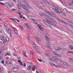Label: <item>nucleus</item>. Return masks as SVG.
<instances>
[{"label": "nucleus", "instance_id": "1", "mask_svg": "<svg viewBox=\"0 0 73 73\" xmlns=\"http://www.w3.org/2000/svg\"><path fill=\"white\" fill-rule=\"evenodd\" d=\"M54 11L55 12H56L57 13H59V14H60V13H61L64 16H66V14H65L64 13H63V11H61V9H60L58 8H56V9H54Z\"/></svg>", "mask_w": 73, "mask_h": 73}, {"label": "nucleus", "instance_id": "2", "mask_svg": "<svg viewBox=\"0 0 73 73\" xmlns=\"http://www.w3.org/2000/svg\"><path fill=\"white\" fill-rule=\"evenodd\" d=\"M46 13H48V14L50 16H51L52 17H54L55 16V15L54 13H52V14L47 11H46Z\"/></svg>", "mask_w": 73, "mask_h": 73}, {"label": "nucleus", "instance_id": "3", "mask_svg": "<svg viewBox=\"0 0 73 73\" xmlns=\"http://www.w3.org/2000/svg\"><path fill=\"white\" fill-rule=\"evenodd\" d=\"M37 26L39 27V29L41 30V31H44V29L43 28H42V26L41 25H37Z\"/></svg>", "mask_w": 73, "mask_h": 73}, {"label": "nucleus", "instance_id": "4", "mask_svg": "<svg viewBox=\"0 0 73 73\" xmlns=\"http://www.w3.org/2000/svg\"><path fill=\"white\" fill-rule=\"evenodd\" d=\"M22 7L23 8H24V9H25V10L26 11H27V12H29V11H28V9H27V7H25L24 5H22Z\"/></svg>", "mask_w": 73, "mask_h": 73}, {"label": "nucleus", "instance_id": "5", "mask_svg": "<svg viewBox=\"0 0 73 73\" xmlns=\"http://www.w3.org/2000/svg\"><path fill=\"white\" fill-rule=\"evenodd\" d=\"M55 19H56L58 21H61V20L59 18H58L57 16H56V15L55 16V17H54Z\"/></svg>", "mask_w": 73, "mask_h": 73}, {"label": "nucleus", "instance_id": "6", "mask_svg": "<svg viewBox=\"0 0 73 73\" xmlns=\"http://www.w3.org/2000/svg\"><path fill=\"white\" fill-rule=\"evenodd\" d=\"M50 24H51V25H53L54 27H57V25H55L54 23H52V22H50Z\"/></svg>", "mask_w": 73, "mask_h": 73}, {"label": "nucleus", "instance_id": "7", "mask_svg": "<svg viewBox=\"0 0 73 73\" xmlns=\"http://www.w3.org/2000/svg\"><path fill=\"white\" fill-rule=\"evenodd\" d=\"M54 54L56 55V56H58V57H61V55H60V54H57L56 53H54Z\"/></svg>", "mask_w": 73, "mask_h": 73}, {"label": "nucleus", "instance_id": "8", "mask_svg": "<svg viewBox=\"0 0 73 73\" xmlns=\"http://www.w3.org/2000/svg\"><path fill=\"white\" fill-rule=\"evenodd\" d=\"M63 64L64 65H65L66 66H68V65H69L66 62H63Z\"/></svg>", "mask_w": 73, "mask_h": 73}, {"label": "nucleus", "instance_id": "9", "mask_svg": "<svg viewBox=\"0 0 73 73\" xmlns=\"http://www.w3.org/2000/svg\"><path fill=\"white\" fill-rule=\"evenodd\" d=\"M52 58H53L54 61H57V57L53 56L52 57Z\"/></svg>", "mask_w": 73, "mask_h": 73}, {"label": "nucleus", "instance_id": "10", "mask_svg": "<svg viewBox=\"0 0 73 73\" xmlns=\"http://www.w3.org/2000/svg\"><path fill=\"white\" fill-rule=\"evenodd\" d=\"M25 26H26L27 27L28 29H30V27H29L28 24H27V23H25Z\"/></svg>", "mask_w": 73, "mask_h": 73}, {"label": "nucleus", "instance_id": "11", "mask_svg": "<svg viewBox=\"0 0 73 73\" xmlns=\"http://www.w3.org/2000/svg\"><path fill=\"white\" fill-rule=\"evenodd\" d=\"M69 48L70 50H72L73 49V46L72 45H70L69 46Z\"/></svg>", "mask_w": 73, "mask_h": 73}, {"label": "nucleus", "instance_id": "12", "mask_svg": "<svg viewBox=\"0 0 73 73\" xmlns=\"http://www.w3.org/2000/svg\"><path fill=\"white\" fill-rule=\"evenodd\" d=\"M23 54L24 56H25L26 57H28V56L26 54V52H25L24 51L23 52Z\"/></svg>", "mask_w": 73, "mask_h": 73}, {"label": "nucleus", "instance_id": "13", "mask_svg": "<svg viewBox=\"0 0 73 73\" xmlns=\"http://www.w3.org/2000/svg\"><path fill=\"white\" fill-rule=\"evenodd\" d=\"M6 7L8 8L9 6H10V4L8 3V4H6L5 5Z\"/></svg>", "mask_w": 73, "mask_h": 73}, {"label": "nucleus", "instance_id": "14", "mask_svg": "<svg viewBox=\"0 0 73 73\" xmlns=\"http://www.w3.org/2000/svg\"><path fill=\"white\" fill-rule=\"evenodd\" d=\"M57 61H58L59 62H62V60H60V59H59L58 58H57Z\"/></svg>", "mask_w": 73, "mask_h": 73}, {"label": "nucleus", "instance_id": "15", "mask_svg": "<svg viewBox=\"0 0 73 73\" xmlns=\"http://www.w3.org/2000/svg\"><path fill=\"white\" fill-rule=\"evenodd\" d=\"M33 68H35L36 69H37L38 68V67L35 65H34L33 66Z\"/></svg>", "mask_w": 73, "mask_h": 73}, {"label": "nucleus", "instance_id": "16", "mask_svg": "<svg viewBox=\"0 0 73 73\" xmlns=\"http://www.w3.org/2000/svg\"><path fill=\"white\" fill-rule=\"evenodd\" d=\"M30 53L31 54V55H34V54L33 53V51H31L30 52Z\"/></svg>", "mask_w": 73, "mask_h": 73}, {"label": "nucleus", "instance_id": "17", "mask_svg": "<svg viewBox=\"0 0 73 73\" xmlns=\"http://www.w3.org/2000/svg\"><path fill=\"white\" fill-rule=\"evenodd\" d=\"M69 60H70V62H71L73 63V59H71L70 58H69Z\"/></svg>", "mask_w": 73, "mask_h": 73}, {"label": "nucleus", "instance_id": "18", "mask_svg": "<svg viewBox=\"0 0 73 73\" xmlns=\"http://www.w3.org/2000/svg\"><path fill=\"white\" fill-rule=\"evenodd\" d=\"M31 69V66H29L27 68V70H29L30 69Z\"/></svg>", "mask_w": 73, "mask_h": 73}, {"label": "nucleus", "instance_id": "19", "mask_svg": "<svg viewBox=\"0 0 73 73\" xmlns=\"http://www.w3.org/2000/svg\"><path fill=\"white\" fill-rule=\"evenodd\" d=\"M10 56V54H9L8 53H6L5 54V56Z\"/></svg>", "mask_w": 73, "mask_h": 73}, {"label": "nucleus", "instance_id": "20", "mask_svg": "<svg viewBox=\"0 0 73 73\" xmlns=\"http://www.w3.org/2000/svg\"><path fill=\"white\" fill-rule=\"evenodd\" d=\"M39 41H41V39H40L38 38L37 37H35Z\"/></svg>", "mask_w": 73, "mask_h": 73}, {"label": "nucleus", "instance_id": "21", "mask_svg": "<svg viewBox=\"0 0 73 73\" xmlns=\"http://www.w3.org/2000/svg\"><path fill=\"white\" fill-rule=\"evenodd\" d=\"M52 6H53V7H54V8H55V9H56V8H57L56 7V6H54V5H52ZM52 9H53L54 10V9L53 8H52Z\"/></svg>", "mask_w": 73, "mask_h": 73}, {"label": "nucleus", "instance_id": "22", "mask_svg": "<svg viewBox=\"0 0 73 73\" xmlns=\"http://www.w3.org/2000/svg\"><path fill=\"white\" fill-rule=\"evenodd\" d=\"M44 16H46V17H48V18H49V16H48V15L46 14L45 13H44Z\"/></svg>", "mask_w": 73, "mask_h": 73}, {"label": "nucleus", "instance_id": "23", "mask_svg": "<svg viewBox=\"0 0 73 73\" xmlns=\"http://www.w3.org/2000/svg\"><path fill=\"white\" fill-rule=\"evenodd\" d=\"M4 25L6 27H8V25L7 24H4Z\"/></svg>", "mask_w": 73, "mask_h": 73}, {"label": "nucleus", "instance_id": "24", "mask_svg": "<svg viewBox=\"0 0 73 73\" xmlns=\"http://www.w3.org/2000/svg\"><path fill=\"white\" fill-rule=\"evenodd\" d=\"M5 62V60H3V61H1V64H4V62Z\"/></svg>", "mask_w": 73, "mask_h": 73}, {"label": "nucleus", "instance_id": "25", "mask_svg": "<svg viewBox=\"0 0 73 73\" xmlns=\"http://www.w3.org/2000/svg\"><path fill=\"white\" fill-rule=\"evenodd\" d=\"M49 60H50V61H54V60H53V59H52L51 58H50L49 59Z\"/></svg>", "mask_w": 73, "mask_h": 73}, {"label": "nucleus", "instance_id": "26", "mask_svg": "<svg viewBox=\"0 0 73 73\" xmlns=\"http://www.w3.org/2000/svg\"><path fill=\"white\" fill-rule=\"evenodd\" d=\"M39 14L40 16H44V15L41 12L39 13Z\"/></svg>", "mask_w": 73, "mask_h": 73}, {"label": "nucleus", "instance_id": "27", "mask_svg": "<svg viewBox=\"0 0 73 73\" xmlns=\"http://www.w3.org/2000/svg\"><path fill=\"white\" fill-rule=\"evenodd\" d=\"M61 21L62 23H64V24H65V23L66 22H64V21H63V20H61V21Z\"/></svg>", "mask_w": 73, "mask_h": 73}, {"label": "nucleus", "instance_id": "28", "mask_svg": "<svg viewBox=\"0 0 73 73\" xmlns=\"http://www.w3.org/2000/svg\"><path fill=\"white\" fill-rule=\"evenodd\" d=\"M45 24L46 25H50L49 23H48V22L46 21V22H45Z\"/></svg>", "mask_w": 73, "mask_h": 73}, {"label": "nucleus", "instance_id": "29", "mask_svg": "<svg viewBox=\"0 0 73 73\" xmlns=\"http://www.w3.org/2000/svg\"><path fill=\"white\" fill-rule=\"evenodd\" d=\"M35 49L36 50V51L38 53H40V51L38 50L37 49Z\"/></svg>", "mask_w": 73, "mask_h": 73}, {"label": "nucleus", "instance_id": "30", "mask_svg": "<svg viewBox=\"0 0 73 73\" xmlns=\"http://www.w3.org/2000/svg\"><path fill=\"white\" fill-rule=\"evenodd\" d=\"M11 11H16V10L14 9H11Z\"/></svg>", "mask_w": 73, "mask_h": 73}, {"label": "nucleus", "instance_id": "31", "mask_svg": "<svg viewBox=\"0 0 73 73\" xmlns=\"http://www.w3.org/2000/svg\"><path fill=\"white\" fill-rule=\"evenodd\" d=\"M50 65H51V66H54V64L52 63L50 64Z\"/></svg>", "mask_w": 73, "mask_h": 73}, {"label": "nucleus", "instance_id": "32", "mask_svg": "<svg viewBox=\"0 0 73 73\" xmlns=\"http://www.w3.org/2000/svg\"><path fill=\"white\" fill-rule=\"evenodd\" d=\"M17 7L18 8H20V5L18 4L17 5Z\"/></svg>", "mask_w": 73, "mask_h": 73}, {"label": "nucleus", "instance_id": "33", "mask_svg": "<svg viewBox=\"0 0 73 73\" xmlns=\"http://www.w3.org/2000/svg\"><path fill=\"white\" fill-rule=\"evenodd\" d=\"M24 3H25V4H26V5H27V4H28V3H27V1H24Z\"/></svg>", "mask_w": 73, "mask_h": 73}, {"label": "nucleus", "instance_id": "34", "mask_svg": "<svg viewBox=\"0 0 73 73\" xmlns=\"http://www.w3.org/2000/svg\"><path fill=\"white\" fill-rule=\"evenodd\" d=\"M18 4L19 5H21V2H20V1H18Z\"/></svg>", "mask_w": 73, "mask_h": 73}, {"label": "nucleus", "instance_id": "35", "mask_svg": "<svg viewBox=\"0 0 73 73\" xmlns=\"http://www.w3.org/2000/svg\"><path fill=\"white\" fill-rule=\"evenodd\" d=\"M19 27L21 29H23V27H22L21 26H19Z\"/></svg>", "mask_w": 73, "mask_h": 73}, {"label": "nucleus", "instance_id": "36", "mask_svg": "<svg viewBox=\"0 0 73 73\" xmlns=\"http://www.w3.org/2000/svg\"><path fill=\"white\" fill-rule=\"evenodd\" d=\"M33 22L35 24H37V22L36 21H34Z\"/></svg>", "mask_w": 73, "mask_h": 73}, {"label": "nucleus", "instance_id": "37", "mask_svg": "<svg viewBox=\"0 0 73 73\" xmlns=\"http://www.w3.org/2000/svg\"><path fill=\"white\" fill-rule=\"evenodd\" d=\"M7 29L8 30V31H9L10 32H11V30H9V29L8 28H7Z\"/></svg>", "mask_w": 73, "mask_h": 73}, {"label": "nucleus", "instance_id": "38", "mask_svg": "<svg viewBox=\"0 0 73 73\" xmlns=\"http://www.w3.org/2000/svg\"><path fill=\"white\" fill-rule=\"evenodd\" d=\"M20 65H21V66H23V64L22 63V62H21V63L20 64Z\"/></svg>", "mask_w": 73, "mask_h": 73}, {"label": "nucleus", "instance_id": "39", "mask_svg": "<svg viewBox=\"0 0 73 73\" xmlns=\"http://www.w3.org/2000/svg\"><path fill=\"white\" fill-rule=\"evenodd\" d=\"M54 66H55V67H56V68H58V66H57L55 65V64H54Z\"/></svg>", "mask_w": 73, "mask_h": 73}, {"label": "nucleus", "instance_id": "40", "mask_svg": "<svg viewBox=\"0 0 73 73\" xmlns=\"http://www.w3.org/2000/svg\"><path fill=\"white\" fill-rule=\"evenodd\" d=\"M23 15H21L20 16V18H21V19H23Z\"/></svg>", "mask_w": 73, "mask_h": 73}, {"label": "nucleus", "instance_id": "41", "mask_svg": "<svg viewBox=\"0 0 73 73\" xmlns=\"http://www.w3.org/2000/svg\"><path fill=\"white\" fill-rule=\"evenodd\" d=\"M15 20H16L19 23V22H20V21H19V20L15 18Z\"/></svg>", "mask_w": 73, "mask_h": 73}, {"label": "nucleus", "instance_id": "42", "mask_svg": "<svg viewBox=\"0 0 73 73\" xmlns=\"http://www.w3.org/2000/svg\"><path fill=\"white\" fill-rule=\"evenodd\" d=\"M25 67H26V64L25 63H24V65H23Z\"/></svg>", "mask_w": 73, "mask_h": 73}, {"label": "nucleus", "instance_id": "43", "mask_svg": "<svg viewBox=\"0 0 73 73\" xmlns=\"http://www.w3.org/2000/svg\"><path fill=\"white\" fill-rule=\"evenodd\" d=\"M47 43L48 45H50V43H49V42L48 41L47 42Z\"/></svg>", "mask_w": 73, "mask_h": 73}, {"label": "nucleus", "instance_id": "44", "mask_svg": "<svg viewBox=\"0 0 73 73\" xmlns=\"http://www.w3.org/2000/svg\"><path fill=\"white\" fill-rule=\"evenodd\" d=\"M68 53H73V52L71 51H69L68 52Z\"/></svg>", "mask_w": 73, "mask_h": 73}, {"label": "nucleus", "instance_id": "45", "mask_svg": "<svg viewBox=\"0 0 73 73\" xmlns=\"http://www.w3.org/2000/svg\"><path fill=\"white\" fill-rule=\"evenodd\" d=\"M45 46L46 47H47V48L49 47L50 48V46H48L47 45H45Z\"/></svg>", "mask_w": 73, "mask_h": 73}, {"label": "nucleus", "instance_id": "46", "mask_svg": "<svg viewBox=\"0 0 73 73\" xmlns=\"http://www.w3.org/2000/svg\"><path fill=\"white\" fill-rule=\"evenodd\" d=\"M46 3L48 4L49 5V4H50V3H49V2L48 1H47V2Z\"/></svg>", "mask_w": 73, "mask_h": 73}, {"label": "nucleus", "instance_id": "47", "mask_svg": "<svg viewBox=\"0 0 73 73\" xmlns=\"http://www.w3.org/2000/svg\"><path fill=\"white\" fill-rule=\"evenodd\" d=\"M14 31L15 33L16 34H17V31H15V30H14Z\"/></svg>", "mask_w": 73, "mask_h": 73}, {"label": "nucleus", "instance_id": "48", "mask_svg": "<svg viewBox=\"0 0 73 73\" xmlns=\"http://www.w3.org/2000/svg\"><path fill=\"white\" fill-rule=\"evenodd\" d=\"M18 61L19 62V63H20V64L21 62V61H20V60H18Z\"/></svg>", "mask_w": 73, "mask_h": 73}, {"label": "nucleus", "instance_id": "49", "mask_svg": "<svg viewBox=\"0 0 73 73\" xmlns=\"http://www.w3.org/2000/svg\"><path fill=\"white\" fill-rule=\"evenodd\" d=\"M33 47H36V45L35 44H33Z\"/></svg>", "mask_w": 73, "mask_h": 73}, {"label": "nucleus", "instance_id": "50", "mask_svg": "<svg viewBox=\"0 0 73 73\" xmlns=\"http://www.w3.org/2000/svg\"><path fill=\"white\" fill-rule=\"evenodd\" d=\"M26 5L28 8H29V5H28V4H27Z\"/></svg>", "mask_w": 73, "mask_h": 73}, {"label": "nucleus", "instance_id": "51", "mask_svg": "<svg viewBox=\"0 0 73 73\" xmlns=\"http://www.w3.org/2000/svg\"><path fill=\"white\" fill-rule=\"evenodd\" d=\"M16 69V67H13L12 68V69Z\"/></svg>", "mask_w": 73, "mask_h": 73}, {"label": "nucleus", "instance_id": "52", "mask_svg": "<svg viewBox=\"0 0 73 73\" xmlns=\"http://www.w3.org/2000/svg\"><path fill=\"white\" fill-rule=\"evenodd\" d=\"M45 55H46V56H49V54H46Z\"/></svg>", "mask_w": 73, "mask_h": 73}, {"label": "nucleus", "instance_id": "53", "mask_svg": "<svg viewBox=\"0 0 73 73\" xmlns=\"http://www.w3.org/2000/svg\"><path fill=\"white\" fill-rule=\"evenodd\" d=\"M15 23H16V21L15 19H14L13 21Z\"/></svg>", "mask_w": 73, "mask_h": 73}, {"label": "nucleus", "instance_id": "54", "mask_svg": "<svg viewBox=\"0 0 73 73\" xmlns=\"http://www.w3.org/2000/svg\"><path fill=\"white\" fill-rule=\"evenodd\" d=\"M13 55L15 56H16V54L15 53H14Z\"/></svg>", "mask_w": 73, "mask_h": 73}, {"label": "nucleus", "instance_id": "55", "mask_svg": "<svg viewBox=\"0 0 73 73\" xmlns=\"http://www.w3.org/2000/svg\"><path fill=\"white\" fill-rule=\"evenodd\" d=\"M0 33H3V31L1 30H0Z\"/></svg>", "mask_w": 73, "mask_h": 73}, {"label": "nucleus", "instance_id": "56", "mask_svg": "<svg viewBox=\"0 0 73 73\" xmlns=\"http://www.w3.org/2000/svg\"><path fill=\"white\" fill-rule=\"evenodd\" d=\"M31 20H35V18H34V19L33 18H31Z\"/></svg>", "mask_w": 73, "mask_h": 73}, {"label": "nucleus", "instance_id": "57", "mask_svg": "<svg viewBox=\"0 0 73 73\" xmlns=\"http://www.w3.org/2000/svg\"><path fill=\"white\" fill-rule=\"evenodd\" d=\"M10 36L11 37V36H12V34H11V32H10Z\"/></svg>", "mask_w": 73, "mask_h": 73}, {"label": "nucleus", "instance_id": "58", "mask_svg": "<svg viewBox=\"0 0 73 73\" xmlns=\"http://www.w3.org/2000/svg\"><path fill=\"white\" fill-rule=\"evenodd\" d=\"M30 64H31V65H33V64H32V63L31 62H30Z\"/></svg>", "mask_w": 73, "mask_h": 73}, {"label": "nucleus", "instance_id": "59", "mask_svg": "<svg viewBox=\"0 0 73 73\" xmlns=\"http://www.w3.org/2000/svg\"><path fill=\"white\" fill-rule=\"evenodd\" d=\"M6 42V41H5V40H4L3 41V43H5Z\"/></svg>", "mask_w": 73, "mask_h": 73}, {"label": "nucleus", "instance_id": "60", "mask_svg": "<svg viewBox=\"0 0 73 73\" xmlns=\"http://www.w3.org/2000/svg\"><path fill=\"white\" fill-rule=\"evenodd\" d=\"M44 1L45 2H47V0H44Z\"/></svg>", "mask_w": 73, "mask_h": 73}, {"label": "nucleus", "instance_id": "61", "mask_svg": "<svg viewBox=\"0 0 73 73\" xmlns=\"http://www.w3.org/2000/svg\"><path fill=\"white\" fill-rule=\"evenodd\" d=\"M64 9H65L66 11H67V12H68V10L66 9V8H64Z\"/></svg>", "mask_w": 73, "mask_h": 73}, {"label": "nucleus", "instance_id": "62", "mask_svg": "<svg viewBox=\"0 0 73 73\" xmlns=\"http://www.w3.org/2000/svg\"><path fill=\"white\" fill-rule=\"evenodd\" d=\"M17 58H18V59H20V57H17Z\"/></svg>", "mask_w": 73, "mask_h": 73}, {"label": "nucleus", "instance_id": "63", "mask_svg": "<svg viewBox=\"0 0 73 73\" xmlns=\"http://www.w3.org/2000/svg\"><path fill=\"white\" fill-rule=\"evenodd\" d=\"M4 40V38H2L1 40H2V41H3V40Z\"/></svg>", "mask_w": 73, "mask_h": 73}, {"label": "nucleus", "instance_id": "64", "mask_svg": "<svg viewBox=\"0 0 73 73\" xmlns=\"http://www.w3.org/2000/svg\"><path fill=\"white\" fill-rule=\"evenodd\" d=\"M65 24L66 25H68V23H66Z\"/></svg>", "mask_w": 73, "mask_h": 73}]
</instances>
